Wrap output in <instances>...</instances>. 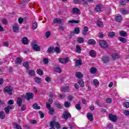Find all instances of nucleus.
I'll return each instance as SVG.
<instances>
[{
	"label": "nucleus",
	"mask_w": 129,
	"mask_h": 129,
	"mask_svg": "<svg viewBox=\"0 0 129 129\" xmlns=\"http://www.w3.org/2000/svg\"><path fill=\"white\" fill-rule=\"evenodd\" d=\"M99 46H100L101 48H103V49H105L106 48H107V47L108 46L107 42L102 40H99Z\"/></svg>",
	"instance_id": "obj_1"
},
{
	"label": "nucleus",
	"mask_w": 129,
	"mask_h": 129,
	"mask_svg": "<svg viewBox=\"0 0 129 129\" xmlns=\"http://www.w3.org/2000/svg\"><path fill=\"white\" fill-rule=\"evenodd\" d=\"M24 97L28 101H30V100L34 98V93L31 92L27 93L26 96L24 95Z\"/></svg>",
	"instance_id": "obj_2"
},
{
	"label": "nucleus",
	"mask_w": 129,
	"mask_h": 129,
	"mask_svg": "<svg viewBox=\"0 0 129 129\" xmlns=\"http://www.w3.org/2000/svg\"><path fill=\"white\" fill-rule=\"evenodd\" d=\"M62 117L67 120L68 118H71V114L68 111H65L62 114Z\"/></svg>",
	"instance_id": "obj_3"
},
{
	"label": "nucleus",
	"mask_w": 129,
	"mask_h": 129,
	"mask_svg": "<svg viewBox=\"0 0 129 129\" xmlns=\"http://www.w3.org/2000/svg\"><path fill=\"white\" fill-rule=\"evenodd\" d=\"M13 88L12 87H6L4 89V92L5 93H8L9 95H12L13 93H12V91H13Z\"/></svg>",
	"instance_id": "obj_4"
},
{
	"label": "nucleus",
	"mask_w": 129,
	"mask_h": 129,
	"mask_svg": "<svg viewBox=\"0 0 129 129\" xmlns=\"http://www.w3.org/2000/svg\"><path fill=\"white\" fill-rule=\"evenodd\" d=\"M109 118L110 120H111L113 121V122H116V120H117V116L116 115H113L112 114H109L108 115Z\"/></svg>",
	"instance_id": "obj_5"
},
{
	"label": "nucleus",
	"mask_w": 129,
	"mask_h": 129,
	"mask_svg": "<svg viewBox=\"0 0 129 129\" xmlns=\"http://www.w3.org/2000/svg\"><path fill=\"white\" fill-rule=\"evenodd\" d=\"M50 122H52L53 123V127L55 125L57 129L61 128V125H60V123H59L58 122H56L55 119H52Z\"/></svg>",
	"instance_id": "obj_6"
},
{
	"label": "nucleus",
	"mask_w": 129,
	"mask_h": 129,
	"mask_svg": "<svg viewBox=\"0 0 129 129\" xmlns=\"http://www.w3.org/2000/svg\"><path fill=\"white\" fill-rule=\"evenodd\" d=\"M31 47L34 51H40L41 48L38 45L36 44L35 42H33L31 44Z\"/></svg>",
	"instance_id": "obj_7"
},
{
	"label": "nucleus",
	"mask_w": 129,
	"mask_h": 129,
	"mask_svg": "<svg viewBox=\"0 0 129 129\" xmlns=\"http://www.w3.org/2000/svg\"><path fill=\"white\" fill-rule=\"evenodd\" d=\"M12 31L14 33H18L19 32V25L18 23H15L12 27Z\"/></svg>",
	"instance_id": "obj_8"
},
{
	"label": "nucleus",
	"mask_w": 129,
	"mask_h": 129,
	"mask_svg": "<svg viewBox=\"0 0 129 129\" xmlns=\"http://www.w3.org/2000/svg\"><path fill=\"white\" fill-rule=\"evenodd\" d=\"M101 60L102 61V62H103V63H109V61H110V60L109 59V57L107 55H105L101 57Z\"/></svg>",
	"instance_id": "obj_9"
},
{
	"label": "nucleus",
	"mask_w": 129,
	"mask_h": 129,
	"mask_svg": "<svg viewBox=\"0 0 129 129\" xmlns=\"http://www.w3.org/2000/svg\"><path fill=\"white\" fill-rule=\"evenodd\" d=\"M72 12L74 15H80V10L79 9L75 7L72 9Z\"/></svg>",
	"instance_id": "obj_10"
},
{
	"label": "nucleus",
	"mask_w": 129,
	"mask_h": 129,
	"mask_svg": "<svg viewBox=\"0 0 129 129\" xmlns=\"http://www.w3.org/2000/svg\"><path fill=\"white\" fill-rule=\"evenodd\" d=\"M70 87L69 86H62L60 88L61 91L63 92H69Z\"/></svg>",
	"instance_id": "obj_11"
},
{
	"label": "nucleus",
	"mask_w": 129,
	"mask_h": 129,
	"mask_svg": "<svg viewBox=\"0 0 129 129\" xmlns=\"http://www.w3.org/2000/svg\"><path fill=\"white\" fill-rule=\"evenodd\" d=\"M115 22H117V23H120V22L122 21V17H121V15H118L117 16H116L115 17Z\"/></svg>",
	"instance_id": "obj_12"
},
{
	"label": "nucleus",
	"mask_w": 129,
	"mask_h": 129,
	"mask_svg": "<svg viewBox=\"0 0 129 129\" xmlns=\"http://www.w3.org/2000/svg\"><path fill=\"white\" fill-rule=\"evenodd\" d=\"M87 117L90 121H93V114L91 112H88L87 114Z\"/></svg>",
	"instance_id": "obj_13"
},
{
	"label": "nucleus",
	"mask_w": 129,
	"mask_h": 129,
	"mask_svg": "<svg viewBox=\"0 0 129 129\" xmlns=\"http://www.w3.org/2000/svg\"><path fill=\"white\" fill-rule=\"evenodd\" d=\"M68 60H69V58H68V57L65 58H61L58 59L60 63H61V64H66V63L68 62Z\"/></svg>",
	"instance_id": "obj_14"
},
{
	"label": "nucleus",
	"mask_w": 129,
	"mask_h": 129,
	"mask_svg": "<svg viewBox=\"0 0 129 129\" xmlns=\"http://www.w3.org/2000/svg\"><path fill=\"white\" fill-rule=\"evenodd\" d=\"M102 6L100 4H98L96 5L95 7V11L97 12H101V7Z\"/></svg>",
	"instance_id": "obj_15"
},
{
	"label": "nucleus",
	"mask_w": 129,
	"mask_h": 129,
	"mask_svg": "<svg viewBox=\"0 0 129 129\" xmlns=\"http://www.w3.org/2000/svg\"><path fill=\"white\" fill-rule=\"evenodd\" d=\"M82 65V60L81 59L79 58V60H76V64L75 66L76 67H80Z\"/></svg>",
	"instance_id": "obj_16"
},
{
	"label": "nucleus",
	"mask_w": 129,
	"mask_h": 129,
	"mask_svg": "<svg viewBox=\"0 0 129 129\" xmlns=\"http://www.w3.org/2000/svg\"><path fill=\"white\" fill-rule=\"evenodd\" d=\"M53 24H61L62 20L60 18H55L53 20Z\"/></svg>",
	"instance_id": "obj_17"
},
{
	"label": "nucleus",
	"mask_w": 129,
	"mask_h": 129,
	"mask_svg": "<svg viewBox=\"0 0 129 129\" xmlns=\"http://www.w3.org/2000/svg\"><path fill=\"white\" fill-rule=\"evenodd\" d=\"M75 76L77 78H79V79H81L82 77H83V75L80 72H77L75 73Z\"/></svg>",
	"instance_id": "obj_18"
},
{
	"label": "nucleus",
	"mask_w": 129,
	"mask_h": 129,
	"mask_svg": "<svg viewBox=\"0 0 129 129\" xmlns=\"http://www.w3.org/2000/svg\"><path fill=\"white\" fill-rule=\"evenodd\" d=\"M78 83H79L80 87H84V82L81 79H79Z\"/></svg>",
	"instance_id": "obj_19"
},
{
	"label": "nucleus",
	"mask_w": 129,
	"mask_h": 129,
	"mask_svg": "<svg viewBox=\"0 0 129 129\" xmlns=\"http://www.w3.org/2000/svg\"><path fill=\"white\" fill-rule=\"evenodd\" d=\"M13 126L14 128L16 129H22V126L19 125V124H17L16 122H13Z\"/></svg>",
	"instance_id": "obj_20"
},
{
	"label": "nucleus",
	"mask_w": 129,
	"mask_h": 129,
	"mask_svg": "<svg viewBox=\"0 0 129 129\" xmlns=\"http://www.w3.org/2000/svg\"><path fill=\"white\" fill-rule=\"evenodd\" d=\"M88 44H89V45H95V44H96V42L94 39H91L88 41Z\"/></svg>",
	"instance_id": "obj_21"
},
{
	"label": "nucleus",
	"mask_w": 129,
	"mask_h": 129,
	"mask_svg": "<svg viewBox=\"0 0 129 129\" xmlns=\"http://www.w3.org/2000/svg\"><path fill=\"white\" fill-rule=\"evenodd\" d=\"M77 41L78 43H79V44H83V43H84V38L79 37L77 39Z\"/></svg>",
	"instance_id": "obj_22"
},
{
	"label": "nucleus",
	"mask_w": 129,
	"mask_h": 129,
	"mask_svg": "<svg viewBox=\"0 0 129 129\" xmlns=\"http://www.w3.org/2000/svg\"><path fill=\"white\" fill-rule=\"evenodd\" d=\"M17 103L18 106H22V103H23V101L22 100V98L21 97H19L17 101Z\"/></svg>",
	"instance_id": "obj_23"
},
{
	"label": "nucleus",
	"mask_w": 129,
	"mask_h": 129,
	"mask_svg": "<svg viewBox=\"0 0 129 129\" xmlns=\"http://www.w3.org/2000/svg\"><path fill=\"white\" fill-rule=\"evenodd\" d=\"M55 51L54 48L53 47H49L47 50V53L49 54H53Z\"/></svg>",
	"instance_id": "obj_24"
},
{
	"label": "nucleus",
	"mask_w": 129,
	"mask_h": 129,
	"mask_svg": "<svg viewBox=\"0 0 129 129\" xmlns=\"http://www.w3.org/2000/svg\"><path fill=\"white\" fill-rule=\"evenodd\" d=\"M97 70L95 67H92L90 70V72L91 74H95Z\"/></svg>",
	"instance_id": "obj_25"
},
{
	"label": "nucleus",
	"mask_w": 129,
	"mask_h": 129,
	"mask_svg": "<svg viewBox=\"0 0 129 129\" xmlns=\"http://www.w3.org/2000/svg\"><path fill=\"white\" fill-rule=\"evenodd\" d=\"M119 34L121 37H126L127 36V33L125 31H119Z\"/></svg>",
	"instance_id": "obj_26"
},
{
	"label": "nucleus",
	"mask_w": 129,
	"mask_h": 129,
	"mask_svg": "<svg viewBox=\"0 0 129 129\" xmlns=\"http://www.w3.org/2000/svg\"><path fill=\"white\" fill-rule=\"evenodd\" d=\"M5 117H6V114H5V112H4V111H1L0 113L1 119H5Z\"/></svg>",
	"instance_id": "obj_27"
},
{
	"label": "nucleus",
	"mask_w": 129,
	"mask_h": 129,
	"mask_svg": "<svg viewBox=\"0 0 129 129\" xmlns=\"http://www.w3.org/2000/svg\"><path fill=\"white\" fill-rule=\"evenodd\" d=\"M23 61V60L21 59V57H17L15 59V62L16 64H20Z\"/></svg>",
	"instance_id": "obj_28"
},
{
	"label": "nucleus",
	"mask_w": 129,
	"mask_h": 129,
	"mask_svg": "<svg viewBox=\"0 0 129 129\" xmlns=\"http://www.w3.org/2000/svg\"><path fill=\"white\" fill-rule=\"evenodd\" d=\"M34 81L38 84H40V83L42 82V79L38 77H36L34 79Z\"/></svg>",
	"instance_id": "obj_29"
},
{
	"label": "nucleus",
	"mask_w": 129,
	"mask_h": 129,
	"mask_svg": "<svg viewBox=\"0 0 129 129\" xmlns=\"http://www.w3.org/2000/svg\"><path fill=\"white\" fill-rule=\"evenodd\" d=\"M88 27L87 26H85L84 28V30H83V35L85 36L87 35V32H88Z\"/></svg>",
	"instance_id": "obj_30"
},
{
	"label": "nucleus",
	"mask_w": 129,
	"mask_h": 129,
	"mask_svg": "<svg viewBox=\"0 0 129 129\" xmlns=\"http://www.w3.org/2000/svg\"><path fill=\"white\" fill-rule=\"evenodd\" d=\"M23 66H24V67H25L27 69V70H28L29 68L30 67L29 65V62H28V61L23 62Z\"/></svg>",
	"instance_id": "obj_31"
},
{
	"label": "nucleus",
	"mask_w": 129,
	"mask_h": 129,
	"mask_svg": "<svg viewBox=\"0 0 129 129\" xmlns=\"http://www.w3.org/2000/svg\"><path fill=\"white\" fill-rule=\"evenodd\" d=\"M112 57L114 60H116V59H118V58H119V55L117 53H113L112 54Z\"/></svg>",
	"instance_id": "obj_32"
},
{
	"label": "nucleus",
	"mask_w": 129,
	"mask_h": 129,
	"mask_svg": "<svg viewBox=\"0 0 129 129\" xmlns=\"http://www.w3.org/2000/svg\"><path fill=\"white\" fill-rule=\"evenodd\" d=\"M33 108H34V109H41V107L40 106H38V104L37 103H34L33 106H32Z\"/></svg>",
	"instance_id": "obj_33"
},
{
	"label": "nucleus",
	"mask_w": 129,
	"mask_h": 129,
	"mask_svg": "<svg viewBox=\"0 0 129 129\" xmlns=\"http://www.w3.org/2000/svg\"><path fill=\"white\" fill-rule=\"evenodd\" d=\"M80 32V30L79 29V28L78 27H75L73 32V34H76L77 35H78Z\"/></svg>",
	"instance_id": "obj_34"
},
{
	"label": "nucleus",
	"mask_w": 129,
	"mask_h": 129,
	"mask_svg": "<svg viewBox=\"0 0 129 129\" xmlns=\"http://www.w3.org/2000/svg\"><path fill=\"white\" fill-rule=\"evenodd\" d=\"M120 12L123 15H127V11H126V10L123 8H121L120 9Z\"/></svg>",
	"instance_id": "obj_35"
},
{
	"label": "nucleus",
	"mask_w": 129,
	"mask_h": 129,
	"mask_svg": "<svg viewBox=\"0 0 129 129\" xmlns=\"http://www.w3.org/2000/svg\"><path fill=\"white\" fill-rule=\"evenodd\" d=\"M108 36L109 38H113V37L115 36V33H114V32H109Z\"/></svg>",
	"instance_id": "obj_36"
},
{
	"label": "nucleus",
	"mask_w": 129,
	"mask_h": 129,
	"mask_svg": "<svg viewBox=\"0 0 129 129\" xmlns=\"http://www.w3.org/2000/svg\"><path fill=\"white\" fill-rule=\"evenodd\" d=\"M28 41H29V40L28 39V38L24 37L22 39V43H23V44H24L25 45H27V44H28Z\"/></svg>",
	"instance_id": "obj_37"
},
{
	"label": "nucleus",
	"mask_w": 129,
	"mask_h": 129,
	"mask_svg": "<svg viewBox=\"0 0 129 129\" xmlns=\"http://www.w3.org/2000/svg\"><path fill=\"white\" fill-rule=\"evenodd\" d=\"M76 52L77 53H80L81 52V47H80L79 45H77L76 46Z\"/></svg>",
	"instance_id": "obj_38"
},
{
	"label": "nucleus",
	"mask_w": 129,
	"mask_h": 129,
	"mask_svg": "<svg viewBox=\"0 0 129 129\" xmlns=\"http://www.w3.org/2000/svg\"><path fill=\"white\" fill-rule=\"evenodd\" d=\"M37 74H38V75H44V72L43 71V70H41V69H38L36 71Z\"/></svg>",
	"instance_id": "obj_39"
},
{
	"label": "nucleus",
	"mask_w": 129,
	"mask_h": 129,
	"mask_svg": "<svg viewBox=\"0 0 129 129\" xmlns=\"http://www.w3.org/2000/svg\"><path fill=\"white\" fill-rule=\"evenodd\" d=\"M118 40L122 42V43H126L127 40L125 38L123 37H119Z\"/></svg>",
	"instance_id": "obj_40"
},
{
	"label": "nucleus",
	"mask_w": 129,
	"mask_h": 129,
	"mask_svg": "<svg viewBox=\"0 0 129 129\" xmlns=\"http://www.w3.org/2000/svg\"><path fill=\"white\" fill-rule=\"evenodd\" d=\"M80 22V21L79 20H73L69 21L68 23H72V24H73V23H74L75 24H79Z\"/></svg>",
	"instance_id": "obj_41"
},
{
	"label": "nucleus",
	"mask_w": 129,
	"mask_h": 129,
	"mask_svg": "<svg viewBox=\"0 0 129 129\" xmlns=\"http://www.w3.org/2000/svg\"><path fill=\"white\" fill-rule=\"evenodd\" d=\"M37 28H38V23L37 22H34L32 24V29L33 30H36Z\"/></svg>",
	"instance_id": "obj_42"
},
{
	"label": "nucleus",
	"mask_w": 129,
	"mask_h": 129,
	"mask_svg": "<svg viewBox=\"0 0 129 129\" xmlns=\"http://www.w3.org/2000/svg\"><path fill=\"white\" fill-rule=\"evenodd\" d=\"M93 84L95 86H99V82H98V80L95 79L93 81Z\"/></svg>",
	"instance_id": "obj_43"
},
{
	"label": "nucleus",
	"mask_w": 129,
	"mask_h": 129,
	"mask_svg": "<svg viewBox=\"0 0 129 129\" xmlns=\"http://www.w3.org/2000/svg\"><path fill=\"white\" fill-rule=\"evenodd\" d=\"M90 56L91 57H95V52H94V50H91L89 52Z\"/></svg>",
	"instance_id": "obj_44"
},
{
	"label": "nucleus",
	"mask_w": 129,
	"mask_h": 129,
	"mask_svg": "<svg viewBox=\"0 0 129 129\" xmlns=\"http://www.w3.org/2000/svg\"><path fill=\"white\" fill-rule=\"evenodd\" d=\"M97 25L98 27H103V23H102V21L100 20H98Z\"/></svg>",
	"instance_id": "obj_45"
},
{
	"label": "nucleus",
	"mask_w": 129,
	"mask_h": 129,
	"mask_svg": "<svg viewBox=\"0 0 129 129\" xmlns=\"http://www.w3.org/2000/svg\"><path fill=\"white\" fill-rule=\"evenodd\" d=\"M28 74H29L30 76H34V75H35V71H34V70H29Z\"/></svg>",
	"instance_id": "obj_46"
},
{
	"label": "nucleus",
	"mask_w": 129,
	"mask_h": 129,
	"mask_svg": "<svg viewBox=\"0 0 129 129\" xmlns=\"http://www.w3.org/2000/svg\"><path fill=\"white\" fill-rule=\"evenodd\" d=\"M76 108L78 110H81V106H80V103L76 104Z\"/></svg>",
	"instance_id": "obj_47"
},
{
	"label": "nucleus",
	"mask_w": 129,
	"mask_h": 129,
	"mask_svg": "<svg viewBox=\"0 0 129 129\" xmlns=\"http://www.w3.org/2000/svg\"><path fill=\"white\" fill-rule=\"evenodd\" d=\"M68 99L70 101H72V100H73V99H74V96H73L71 95H69L68 96Z\"/></svg>",
	"instance_id": "obj_48"
},
{
	"label": "nucleus",
	"mask_w": 129,
	"mask_h": 129,
	"mask_svg": "<svg viewBox=\"0 0 129 129\" xmlns=\"http://www.w3.org/2000/svg\"><path fill=\"white\" fill-rule=\"evenodd\" d=\"M64 105L66 107H70V103L68 101H65Z\"/></svg>",
	"instance_id": "obj_49"
},
{
	"label": "nucleus",
	"mask_w": 129,
	"mask_h": 129,
	"mask_svg": "<svg viewBox=\"0 0 129 129\" xmlns=\"http://www.w3.org/2000/svg\"><path fill=\"white\" fill-rule=\"evenodd\" d=\"M49 114H53L54 113V108H50L48 109Z\"/></svg>",
	"instance_id": "obj_50"
},
{
	"label": "nucleus",
	"mask_w": 129,
	"mask_h": 129,
	"mask_svg": "<svg viewBox=\"0 0 129 129\" xmlns=\"http://www.w3.org/2000/svg\"><path fill=\"white\" fill-rule=\"evenodd\" d=\"M54 51L56 52V54H59V53H60V48L56 46L54 48Z\"/></svg>",
	"instance_id": "obj_51"
},
{
	"label": "nucleus",
	"mask_w": 129,
	"mask_h": 129,
	"mask_svg": "<svg viewBox=\"0 0 129 129\" xmlns=\"http://www.w3.org/2000/svg\"><path fill=\"white\" fill-rule=\"evenodd\" d=\"M54 104H55V105L56 106V107H57V108H62V105H61V104H59L56 102H54Z\"/></svg>",
	"instance_id": "obj_52"
},
{
	"label": "nucleus",
	"mask_w": 129,
	"mask_h": 129,
	"mask_svg": "<svg viewBox=\"0 0 129 129\" xmlns=\"http://www.w3.org/2000/svg\"><path fill=\"white\" fill-rule=\"evenodd\" d=\"M23 22H24V18L22 17H20L18 18V22L19 24H23Z\"/></svg>",
	"instance_id": "obj_53"
},
{
	"label": "nucleus",
	"mask_w": 129,
	"mask_h": 129,
	"mask_svg": "<svg viewBox=\"0 0 129 129\" xmlns=\"http://www.w3.org/2000/svg\"><path fill=\"white\" fill-rule=\"evenodd\" d=\"M43 61L44 64H48V63H49V59L44 58L43 59Z\"/></svg>",
	"instance_id": "obj_54"
},
{
	"label": "nucleus",
	"mask_w": 129,
	"mask_h": 129,
	"mask_svg": "<svg viewBox=\"0 0 129 129\" xmlns=\"http://www.w3.org/2000/svg\"><path fill=\"white\" fill-rule=\"evenodd\" d=\"M4 110L6 114H9V113H10V109H9L8 107H5Z\"/></svg>",
	"instance_id": "obj_55"
},
{
	"label": "nucleus",
	"mask_w": 129,
	"mask_h": 129,
	"mask_svg": "<svg viewBox=\"0 0 129 129\" xmlns=\"http://www.w3.org/2000/svg\"><path fill=\"white\" fill-rule=\"evenodd\" d=\"M14 103L15 102L14 101V100H10L8 102V105H13V104H14Z\"/></svg>",
	"instance_id": "obj_56"
},
{
	"label": "nucleus",
	"mask_w": 129,
	"mask_h": 129,
	"mask_svg": "<svg viewBox=\"0 0 129 129\" xmlns=\"http://www.w3.org/2000/svg\"><path fill=\"white\" fill-rule=\"evenodd\" d=\"M38 113L40 115V118H44V116H45V114L42 112V111H39Z\"/></svg>",
	"instance_id": "obj_57"
},
{
	"label": "nucleus",
	"mask_w": 129,
	"mask_h": 129,
	"mask_svg": "<svg viewBox=\"0 0 129 129\" xmlns=\"http://www.w3.org/2000/svg\"><path fill=\"white\" fill-rule=\"evenodd\" d=\"M124 107H126V108H128L129 107V102H125L123 104Z\"/></svg>",
	"instance_id": "obj_58"
},
{
	"label": "nucleus",
	"mask_w": 129,
	"mask_h": 129,
	"mask_svg": "<svg viewBox=\"0 0 129 129\" xmlns=\"http://www.w3.org/2000/svg\"><path fill=\"white\" fill-rule=\"evenodd\" d=\"M50 36H51V32L47 31L45 33V37H46V38H49V37H50Z\"/></svg>",
	"instance_id": "obj_59"
},
{
	"label": "nucleus",
	"mask_w": 129,
	"mask_h": 129,
	"mask_svg": "<svg viewBox=\"0 0 129 129\" xmlns=\"http://www.w3.org/2000/svg\"><path fill=\"white\" fill-rule=\"evenodd\" d=\"M120 5H121V6H125V5H126V2L125 0H122L120 2Z\"/></svg>",
	"instance_id": "obj_60"
},
{
	"label": "nucleus",
	"mask_w": 129,
	"mask_h": 129,
	"mask_svg": "<svg viewBox=\"0 0 129 129\" xmlns=\"http://www.w3.org/2000/svg\"><path fill=\"white\" fill-rule=\"evenodd\" d=\"M54 71L55 72H57L58 73H61V69L60 68H56L54 69Z\"/></svg>",
	"instance_id": "obj_61"
},
{
	"label": "nucleus",
	"mask_w": 129,
	"mask_h": 129,
	"mask_svg": "<svg viewBox=\"0 0 129 129\" xmlns=\"http://www.w3.org/2000/svg\"><path fill=\"white\" fill-rule=\"evenodd\" d=\"M45 81H46V82H51V78L50 77H46L45 78Z\"/></svg>",
	"instance_id": "obj_62"
},
{
	"label": "nucleus",
	"mask_w": 129,
	"mask_h": 129,
	"mask_svg": "<svg viewBox=\"0 0 129 129\" xmlns=\"http://www.w3.org/2000/svg\"><path fill=\"white\" fill-rule=\"evenodd\" d=\"M111 98H108L106 99V103H111Z\"/></svg>",
	"instance_id": "obj_63"
},
{
	"label": "nucleus",
	"mask_w": 129,
	"mask_h": 129,
	"mask_svg": "<svg viewBox=\"0 0 129 129\" xmlns=\"http://www.w3.org/2000/svg\"><path fill=\"white\" fill-rule=\"evenodd\" d=\"M123 114H124L125 115H126V116H129V111L125 110L124 111Z\"/></svg>",
	"instance_id": "obj_64"
}]
</instances>
